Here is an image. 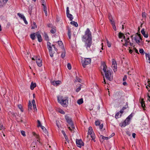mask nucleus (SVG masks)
I'll return each mask as SVG.
<instances>
[{"label": "nucleus", "mask_w": 150, "mask_h": 150, "mask_svg": "<svg viewBox=\"0 0 150 150\" xmlns=\"http://www.w3.org/2000/svg\"><path fill=\"white\" fill-rule=\"evenodd\" d=\"M37 122L38 123V125H37L38 127H41V126H42L41 125V122H40V120H38L37 121Z\"/></svg>", "instance_id": "58836bf2"}, {"label": "nucleus", "mask_w": 150, "mask_h": 150, "mask_svg": "<svg viewBox=\"0 0 150 150\" xmlns=\"http://www.w3.org/2000/svg\"><path fill=\"white\" fill-rule=\"evenodd\" d=\"M146 59H148L149 62L150 63V56L145 53Z\"/></svg>", "instance_id": "473e14b6"}, {"label": "nucleus", "mask_w": 150, "mask_h": 150, "mask_svg": "<svg viewBox=\"0 0 150 150\" xmlns=\"http://www.w3.org/2000/svg\"><path fill=\"white\" fill-rule=\"evenodd\" d=\"M57 100L58 102L60 103L64 107H67L68 104V98L67 97H65L63 98L61 97L59 98H58Z\"/></svg>", "instance_id": "7ed1b4c3"}, {"label": "nucleus", "mask_w": 150, "mask_h": 150, "mask_svg": "<svg viewBox=\"0 0 150 150\" xmlns=\"http://www.w3.org/2000/svg\"><path fill=\"white\" fill-rule=\"evenodd\" d=\"M126 133L129 136H130L131 135V133L129 131H127Z\"/></svg>", "instance_id": "052dcab7"}, {"label": "nucleus", "mask_w": 150, "mask_h": 150, "mask_svg": "<svg viewBox=\"0 0 150 150\" xmlns=\"http://www.w3.org/2000/svg\"><path fill=\"white\" fill-rule=\"evenodd\" d=\"M68 35L69 39L71 38V29L70 28H68Z\"/></svg>", "instance_id": "b1692460"}, {"label": "nucleus", "mask_w": 150, "mask_h": 150, "mask_svg": "<svg viewBox=\"0 0 150 150\" xmlns=\"http://www.w3.org/2000/svg\"><path fill=\"white\" fill-rule=\"evenodd\" d=\"M21 133L22 135H23V136H25V132L24 131H21Z\"/></svg>", "instance_id": "8fccbe9b"}, {"label": "nucleus", "mask_w": 150, "mask_h": 150, "mask_svg": "<svg viewBox=\"0 0 150 150\" xmlns=\"http://www.w3.org/2000/svg\"><path fill=\"white\" fill-rule=\"evenodd\" d=\"M100 124V122L99 121H96L95 122V125L96 126L99 125Z\"/></svg>", "instance_id": "49530a36"}, {"label": "nucleus", "mask_w": 150, "mask_h": 150, "mask_svg": "<svg viewBox=\"0 0 150 150\" xmlns=\"http://www.w3.org/2000/svg\"><path fill=\"white\" fill-rule=\"evenodd\" d=\"M18 107L20 109V110L22 112H23V111L22 106L21 104L18 105Z\"/></svg>", "instance_id": "c9c22d12"}, {"label": "nucleus", "mask_w": 150, "mask_h": 150, "mask_svg": "<svg viewBox=\"0 0 150 150\" xmlns=\"http://www.w3.org/2000/svg\"><path fill=\"white\" fill-rule=\"evenodd\" d=\"M44 37L45 38V39L46 41H49V38L47 34V33H44Z\"/></svg>", "instance_id": "c85d7f7f"}, {"label": "nucleus", "mask_w": 150, "mask_h": 150, "mask_svg": "<svg viewBox=\"0 0 150 150\" xmlns=\"http://www.w3.org/2000/svg\"><path fill=\"white\" fill-rule=\"evenodd\" d=\"M47 26L49 28H53L54 27V26H53L52 25V24H50V23L47 24Z\"/></svg>", "instance_id": "ea45409f"}, {"label": "nucleus", "mask_w": 150, "mask_h": 150, "mask_svg": "<svg viewBox=\"0 0 150 150\" xmlns=\"http://www.w3.org/2000/svg\"><path fill=\"white\" fill-rule=\"evenodd\" d=\"M81 81V80L80 79H79V78H78L77 77H76V81H78L79 82H80Z\"/></svg>", "instance_id": "13d9d810"}, {"label": "nucleus", "mask_w": 150, "mask_h": 150, "mask_svg": "<svg viewBox=\"0 0 150 150\" xmlns=\"http://www.w3.org/2000/svg\"><path fill=\"white\" fill-rule=\"evenodd\" d=\"M100 137H102V139H103V140H105V139H106V140H107L108 139H109V137H104L103 136H102V135H101L100 136Z\"/></svg>", "instance_id": "4c0bfd02"}, {"label": "nucleus", "mask_w": 150, "mask_h": 150, "mask_svg": "<svg viewBox=\"0 0 150 150\" xmlns=\"http://www.w3.org/2000/svg\"><path fill=\"white\" fill-rule=\"evenodd\" d=\"M36 60L38 65L39 67H41L42 64V60L40 59H36Z\"/></svg>", "instance_id": "f8f14e48"}, {"label": "nucleus", "mask_w": 150, "mask_h": 150, "mask_svg": "<svg viewBox=\"0 0 150 150\" xmlns=\"http://www.w3.org/2000/svg\"><path fill=\"white\" fill-rule=\"evenodd\" d=\"M115 135V133H113L109 137V138H111V137H113V136H114Z\"/></svg>", "instance_id": "69168bd1"}, {"label": "nucleus", "mask_w": 150, "mask_h": 150, "mask_svg": "<svg viewBox=\"0 0 150 150\" xmlns=\"http://www.w3.org/2000/svg\"><path fill=\"white\" fill-rule=\"evenodd\" d=\"M142 33L145 38H147L148 37V35L147 33H146L145 32H143L142 33Z\"/></svg>", "instance_id": "cd10ccee"}, {"label": "nucleus", "mask_w": 150, "mask_h": 150, "mask_svg": "<svg viewBox=\"0 0 150 150\" xmlns=\"http://www.w3.org/2000/svg\"><path fill=\"white\" fill-rule=\"evenodd\" d=\"M59 112L60 113H61L63 114H65V112L62 110L61 109L59 110Z\"/></svg>", "instance_id": "09e8293b"}, {"label": "nucleus", "mask_w": 150, "mask_h": 150, "mask_svg": "<svg viewBox=\"0 0 150 150\" xmlns=\"http://www.w3.org/2000/svg\"><path fill=\"white\" fill-rule=\"evenodd\" d=\"M4 129V127L2 125L0 124V129L2 130Z\"/></svg>", "instance_id": "0e129e2a"}, {"label": "nucleus", "mask_w": 150, "mask_h": 150, "mask_svg": "<svg viewBox=\"0 0 150 150\" xmlns=\"http://www.w3.org/2000/svg\"><path fill=\"white\" fill-rule=\"evenodd\" d=\"M52 46L53 47H54V49H55V50L56 51H57V48H56V47H55V45H52Z\"/></svg>", "instance_id": "774afa93"}, {"label": "nucleus", "mask_w": 150, "mask_h": 150, "mask_svg": "<svg viewBox=\"0 0 150 150\" xmlns=\"http://www.w3.org/2000/svg\"><path fill=\"white\" fill-rule=\"evenodd\" d=\"M112 27L113 28V29L115 31H116V27L115 26V25L113 24V25H112Z\"/></svg>", "instance_id": "4d7b16f0"}, {"label": "nucleus", "mask_w": 150, "mask_h": 150, "mask_svg": "<svg viewBox=\"0 0 150 150\" xmlns=\"http://www.w3.org/2000/svg\"><path fill=\"white\" fill-rule=\"evenodd\" d=\"M67 17L69 19L70 21H72L73 19L72 15L70 13L67 15Z\"/></svg>", "instance_id": "6ab92c4d"}, {"label": "nucleus", "mask_w": 150, "mask_h": 150, "mask_svg": "<svg viewBox=\"0 0 150 150\" xmlns=\"http://www.w3.org/2000/svg\"><path fill=\"white\" fill-rule=\"evenodd\" d=\"M69 13V8L68 7H67V8L66 14L67 15Z\"/></svg>", "instance_id": "603ef678"}, {"label": "nucleus", "mask_w": 150, "mask_h": 150, "mask_svg": "<svg viewBox=\"0 0 150 150\" xmlns=\"http://www.w3.org/2000/svg\"><path fill=\"white\" fill-rule=\"evenodd\" d=\"M83 41L85 42L84 46L88 51H92L93 48L92 46V36L91 33L89 29L87 28L85 32V34L82 38Z\"/></svg>", "instance_id": "f257e3e1"}, {"label": "nucleus", "mask_w": 150, "mask_h": 150, "mask_svg": "<svg viewBox=\"0 0 150 150\" xmlns=\"http://www.w3.org/2000/svg\"><path fill=\"white\" fill-rule=\"evenodd\" d=\"M82 66L84 68L86 67V66L90 64L91 62V59L89 58H85L84 60L82 62Z\"/></svg>", "instance_id": "423d86ee"}, {"label": "nucleus", "mask_w": 150, "mask_h": 150, "mask_svg": "<svg viewBox=\"0 0 150 150\" xmlns=\"http://www.w3.org/2000/svg\"><path fill=\"white\" fill-rule=\"evenodd\" d=\"M62 50L63 51L61 55V57L62 58H63L65 57V56L66 52L64 47H63Z\"/></svg>", "instance_id": "dca6fc26"}, {"label": "nucleus", "mask_w": 150, "mask_h": 150, "mask_svg": "<svg viewBox=\"0 0 150 150\" xmlns=\"http://www.w3.org/2000/svg\"><path fill=\"white\" fill-rule=\"evenodd\" d=\"M36 83H33V82H32L30 85V88L31 90H33L34 88L36 86Z\"/></svg>", "instance_id": "a211bd4d"}, {"label": "nucleus", "mask_w": 150, "mask_h": 150, "mask_svg": "<svg viewBox=\"0 0 150 150\" xmlns=\"http://www.w3.org/2000/svg\"><path fill=\"white\" fill-rule=\"evenodd\" d=\"M119 115H120V112H117L115 115V118H116V119H117L118 118H119Z\"/></svg>", "instance_id": "79ce46f5"}, {"label": "nucleus", "mask_w": 150, "mask_h": 150, "mask_svg": "<svg viewBox=\"0 0 150 150\" xmlns=\"http://www.w3.org/2000/svg\"><path fill=\"white\" fill-rule=\"evenodd\" d=\"M57 42L58 44V45L59 46H61V48L62 49V48L63 47H64V46L63 43L62 42V41H58Z\"/></svg>", "instance_id": "c756f323"}, {"label": "nucleus", "mask_w": 150, "mask_h": 150, "mask_svg": "<svg viewBox=\"0 0 150 150\" xmlns=\"http://www.w3.org/2000/svg\"><path fill=\"white\" fill-rule=\"evenodd\" d=\"M77 103L79 105L82 104L83 103V99L81 98L78 100L77 101Z\"/></svg>", "instance_id": "bb28decb"}, {"label": "nucleus", "mask_w": 150, "mask_h": 150, "mask_svg": "<svg viewBox=\"0 0 150 150\" xmlns=\"http://www.w3.org/2000/svg\"><path fill=\"white\" fill-rule=\"evenodd\" d=\"M37 37L38 39V41L40 42H41L42 41V39L41 35L38 32H37Z\"/></svg>", "instance_id": "ddd939ff"}, {"label": "nucleus", "mask_w": 150, "mask_h": 150, "mask_svg": "<svg viewBox=\"0 0 150 150\" xmlns=\"http://www.w3.org/2000/svg\"><path fill=\"white\" fill-rule=\"evenodd\" d=\"M23 20L24 21L25 23L26 24H28V22H27V21L26 20L25 18H23Z\"/></svg>", "instance_id": "338daca9"}, {"label": "nucleus", "mask_w": 150, "mask_h": 150, "mask_svg": "<svg viewBox=\"0 0 150 150\" xmlns=\"http://www.w3.org/2000/svg\"><path fill=\"white\" fill-rule=\"evenodd\" d=\"M50 55L51 57H53L54 53L52 52V49H49Z\"/></svg>", "instance_id": "2f4dec72"}, {"label": "nucleus", "mask_w": 150, "mask_h": 150, "mask_svg": "<svg viewBox=\"0 0 150 150\" xmlns=\"http://www.w3.org/2000/svg\"><path fill=\"white\" fill-rule=\"evenodd\" d=\"M51 83L54 86H56V81H53L51 82Z\"/></svg>", "instance_id": "6e6d98bb"}, {"label": "nucleus", "mask_w": 150, "mask_h": 150, "mask_svg": "<svg viewBox=\"0 0 150 150\" xmlns=\"http://www.w3.org/2000/svg\"><path fill=\"white\" fill-rule=\"evenodd\" d=\"M110 21L112 25H113H113L115 24V22L113 20V19H112L111 20L110 19Z\"/></svg>", "instance_id": "3c124183"}, {"label": "nucleus", "mask_w": 150, "mask_h": 150, "mask_svg": "<svg viewBox=\"0 0 150 150\" xmlns=\"http://www.w3.org/2000/svg\"><path fill=\"white\" fill-rule=\"evenodd\" d=\"M42 5L43 6V10L45 13L46 16H47L48 15L47 12V8L45 5L44 4H42Z\"/></svg>", "instance_id": "4468645a"}, {"label": "nucleus", "mask_w": 150, "mask_h": 150, "mask_svg": "<svg viewBox=\"0 0 150 150\" xmlns=\"http://www.w3.org/2000/svg\"><path fill=\"white\" fill-rule=\"evenodd\" d=\"M61 83V81L59 80L56 81V86H58Z\"/></svg>", "instance_id": "e433bc0d"}, {"label": "nucleus", "mask_w": 150, "mask_h": 150, "mask_svg": "<svg viewBox=\"0 0 150 150\" xmlns=\"http://www.w3.org/2000/svg\"><path fill=\"white\" fill-rule=\"evenodd\" d=\"M65 118L69 124H72V122H73L71 119L70 118L68 115H66L65 116Z\"/></svg>", "instance_id": "1a4fd4ad"}, {"label": "nucleus", "mask_w": 150, "mask_h": 150, "mask_svg": "<svg viewBox=\"0 0 150 150\" xmlns=\"http://www.w3.org/2000/svg\"><path fill=\"white\" fill-rule=\"evenodd\" d=\"M143 99H141V107H142L143 109L144 110H146L145 108V104L144 103V102L143 101Z\"/></svg>", "instance_id": "f3484780"}, {"label": "nucleus", "mask_w": 150, "mask_h": 150, "mask_svg": "<svg viewBox=\"0 0 150 150\" xmlns=\"http://www.w3.org/2000/svg\"><path fill=\"white\" fill-rule=\"evenodd\" d=\"M140 27H139L138 28V32L136 34L135 36L134 37V40L136 43H137L138 44L140 45L141 42L140 40H141V35L140 33Z\"/></svg>", "instance_id": "39448f33"}, {"label": "nucleus", "mask_w": 150, "mask_h": 150, "mask_svg": "<svg viewBox=\"0 0 150 150\" xmlns=\"http://www.w3.org/2000/svg\"><path fill=\"white\" fill-rule=\"evenodd\" d=\"M133 116L132 113L126 118L123 122L120 123L119 125L121 127H125L127 125H129L130 120Z\"/></svg>", "instance_id": "20e7f679"}, {"label": "nucleus", "mask_w": 150, "mask_h": 150, "mask_svg": "<svg viewBox=\"0 0 150 150\" xmlns=\"http://www.w3.org/2000/svg\"><path fill=\"white\" fill-rule=\"evenodd\" d=\"M127 79V76L126 75H125L124 76V77L123 78V81H125Z\"/></svg>", "instance_id": "5fc2aeb1"}, {"label": "nucleus", "mask_w": 150, "mask_h": 150, "mask_svg": "<svg viewBox=\"0 0 150 150\" xmlns=\"http://www.w3.org/2000/svg\"><path fill=\"white\" fill-rule=\"evenodd\" d=\"M47 48L49 49H52V47L51 46V43L48 42L47 43Z\"/></svg>", "instance_id": "7c9ffc66"}, {"label": "nucleus", "mask_w": 150, "mask_h": 150, "mask_svg": "<svg viewBox=\"0 0 150 150\" xmlns=\"http://www.w3.org/2000/svg\"><path fill=\"white\" fill-rule=\"evenodd\" d=\"M56 28L55 27H54L53 28H52V29H51L50 32L52 34H54L56 32Z\"/></svg>", "instance_id": "a878e982"}, {"label": "nucleus", "mask_w": 150, "mask_h": 150, "mask_svg": "<svg viewBox=\"0 0 150 150\" xmlns=\"http://www.w3.org/2000/svg\"><path fill=\"white\" fill-rule=\"evenodd\" d=\"M33 26L32 27V29H35L37 27V25L35 22H33Z\"/></svg>", "instance_id": "37998d69"}, {"label": "nucleus", "mask_w": 150, "mask_h": 150, "mask_svg": "<svg viewBox=\"0 0 150 150\" xmlns=\"http://www.w3.org/2000/svg\"><path fill=\"white\" fill-rule=\"evenodd\" d=\"M33 109H34V110L35 111H36V110H37V109L36 104H35V105L33 104Z\"/></svg>", "instance_id": "864d4df0"}, {"label": "nucleus", "mask_w": 150, "mask_h": 150, "mask_svg": "<svg viewBox=\"0 0 150 150\" xmlns=\"http://www.w3.org/2000/svg\"><path fill=\"white\" fill-rule=\"evenodd\" d=\"M65 139H66V141H67V142H69V139L68 137L67 136L64 137Z\"/></svg>", "instance_id": "e2e57ef3"}, {"label": "nucleus", "mask_w": 150, "mask_h": 150, "mask_svg": "<svg viewBox=\"0 0 150 150\" xmlns=\"http://www.w3.org/2000/svg\"><path fill=\"white\" fill-rule=\"evenodd\" d=\"M69 125H70L71 126V127L72 129L75 128V127L73 122H72V124H69Z\"/></svg>", "instance_id": "680f3d73"}, {"label": "nucleus", "mask_w": 150, "mask_h": 150, "mask_svg": "<svg viewBox=\"0 0 150 150\" xmlns=\"http://www.w3.org/2000/svg\"><path fill=\"white\" fill-rule=\"evenodd\" d=\"M107 45L109 47H111V44L108 41V40H107Z\"/></svg>", "instance_id": "a19ab883"}, {"label": "nucleus", "mask_w": 150, "mask_h": 150, "mask_svg": "<svg viewBox=\"0 0 150 150\" xmlns=\"http://www.w3.org/2000/svg\"><path fill=\"white\" fill-rule=\"evenodd\" d=\"M146 14L145 12L143 13H142V17L143 18H145L146 17Z\"/></svg>", "instance_id": "de8ad7c7"}, {"label": "nucleus", "mask_w": 150, "mask_h": 150, "mask_svg": "<svg viewBox=\"0 0 150 150\" xmlns=\"http://www.w3.org/2000/svg\"><path fill=\"white\" fill-rule=\"evenodd\" d=\"M67 67L70 70L71 69V64L69 63H68L67 65Z\"/></svg>", "instance_id": "c03bdc74"}, {"label": "nucleus", "mask_w": 150, "mask_h": 150, "mask_svg": "<svg viewBox=\"0 0 150 150\" xmlns=\"http://www.w3.org/2000/svg\"><path fill=\"white\" fill-rule=\"evenodd\" d=\"M32 104L31 103L30 101H29V104L28 105V111L31 110H32Z\"/></svg>", "instance_id": "5701e85b"}, {"label": "nucleus", "mask_w": 150, "mask_h": 150, "mask_svg": "<svg viewBox=\"0 0 150 150\" xmlns=\"http://www.w3.org/2000/svg\"><path fill=\"white\" fill-rule=\"evenodd\" d=\"M32 150H37V146H35V145H34L33 146H32Z\"/></svg>", "instance_id": "a18cd8bd"}, {"label": "nucleus", "mask_w": 150, "mask_h": 150, "mask_svg": "<svg viewBox=\"0 0 150 150\" xmlns=\"http://www.w3.org/2000/svg\"><path fill=\"white\" fill-rule=\"evenodd\" d=\"M124 35L123 33L120 32L118 34V37L120 38H122L123 37Z\"/></svg>", "instance_id": "72a5a7b5"}, {"label": "nucleus", "mask_w": 150, "mask_h": 150, "mask_svg": "<svg viewBox=\"0 0 150 150\" xmlns=\"http://www.w3.org/2000/svg\"><path fill=\"white\" fill-rule=\"evenodd\" d=\"M41 127L42 129L43 130V131L44 132L45 134H47V135H48V132L47 129H46L43 126H41Z\"/></svg>", "instance_id": "412c9836"}, {"label": "nucleus", "mask_w": 150, "mask_h": 150, "mask_svg": "<svg viewBox=\"0 0 150 150\" xmlns=\"http://www.w3.org/2000/svg\"><path fill=\"white\" fill-rule=\"evenodd\" d=\"M129 37V36L126 39H124V40H125V44H123V45L125 46L126 47L127 46L128 43H129L130 42Z\"/></svg>", "instance_id": "9b49d317"}, {"label": "nucleus", "mask_w": 150, "mask_h": 150, "mask_svg": "<svg viewBox=\"0 0 150 150\" xmlns=\"http://www.w3.org/2000/svg\"><path fill=\"white\" fill-rule=\"evenodd\" d=\"M8 0H0V7L4 6Z\"/></svg>", "instance_id": "9d476101"}, {"label": "nucleus", "mask_w": 150, "mask_h": 150, "mask_svg": "<svg viewBox=\"0 0 150 150\" xmlns=\"http://www.w3.org/2000/svg\"><path fill=\"white\" fill-rule=\"evenodd\" d=\"M112 69L114 72L117 71V64L116 60L114 59H112Z\"/></svg>", "instance_id": "0eeeda50"}, {"label": "nucleus", "mask_w": 150, "mask_h": 150, "mask_svg": "<svg viewBox=\"0 0 150 150\" xmlns=\"http://www.w3.org/2000/svg\"><path fill=\"white\" fill-rule=\"evenodd\" d=\"M103 71L105 73V76L106 78L110 81H111L112 79V77L111 73L110 70L107 69L106 65L105 63L103 64Z\"/></svg>", "instance_id": "f03ea898"}, {"label": "nucleus", "mask_w": 150, "mask_h": 150, "mask_svg": "<svg viewBox=\"0 0 150 150\" xmlns=\"http://www.w3.org/2000/svg\"><path fill=\"white\" fill-rule=\"evenodd\" d=\"M81 88L80 87H78L77 88H76V92H79L81 90Z\"/></svg>", "instance_id": "bf43d9fd"}, {"label": "nucleus", "mask_w": 150, "mask_h": 150, "mask_svg": "<svg viewBox=\"0 0 150 150\" xmlns=\"http://www.w3.org/2000/svg\"><path fill=\"white\" fill-rule=\"evenodd\" d=\"M89 135H91V137L92 138V140H93L94 142H95L96 140H95V136L94 132L91 133V134H89Z\"/></svg>", "instance_id": "4be33fe9"}, {"label": "nucleus", "mask_w": 150, "mask_h": 150, "mask_svg": "<svg viewBox=\"0 0 150 150\" xmlns=\"http://www.w3.org/2000/svg\"><path fill=\"white\" fill-rule=\"evenodd\" d=\"M76 144L77 146L80 148H81L82 146H83V143L81 139H76Z\"/></svg>", "instance_id": "6e6552de"}, {"label": "nucleus", "mask_w": 150, "mask_h": 150, "mask_svg": "<svg viewBox=\"0 0 150 150\" xmlns=\"http://www.w3.org/2000/svg\"><path fill=\"white\" fill-rule=\"evenodd\" d=\"M93 132V131L92 127H89L88 128V135H89V134H91V133Z\"/></svg>", "instance_id": "aec40b11"}, {"label": "nucleus", "mask_w": 150, "mask_h": 150, "mask_svg": "<svg viewBox=\"0 0 150 150\" xmlns=\"http://www.w3.org/2000/svg\"><path fill=\"white\" fill-rule=\"evenodd\" d=\"M37 32L36 33H34L30 35V38L31 39L33 40L35 38V36H37Z\"/></svg>", "instance_id": "2eb2a0df"}, {"label": "nucleus", "mask_w": 150, "mask_h": 150, "mask_svg": "<svg viewBox=\"0 0 150 150\" xmlns=\"http://www.w3.org/2000/svg\"><path fill=\"white\" fill-rule=\"evenodd\" d=\"M70 24L71 25H73L75 26V27H77L78 26V24L76 22L74 21H71L70 22Z\"/></svg>", "instance_id": "393cba45"}, {"label": "nucleus", "mask_w": 150, "mask_h": 150, "mask_svg": "<svg viewBox=\"0 0 150 150\" xmlns=\"http://www.w3.org/2000/svg\"><path fill=\"white\" fill-rule=\"evenodd\" d=\"M17 15L19 16V17H20L21 18H22L23 19V18H25L23 15H22L19 13H17Z\"/></svg>", "instance_id": "f704fd0d"}]
</instances>
